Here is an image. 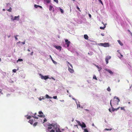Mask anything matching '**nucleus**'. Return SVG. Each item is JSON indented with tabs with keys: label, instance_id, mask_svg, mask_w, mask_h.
I'll list each match as a JSON object with an SVG mask.
<instances>
[{
	"label": "nucleus",
	"instance_id": "obj_1",
	"mask_svg": "<svg viewBox=\"0 0 132 132\" xmlns=\"http://www.w3.org/2000/svg\"><path fill=\"white\" fill-rule=\"evenodd\" d=\"M47 125L48 126V129H51L53 128L55 129L56 132H61L59 128V126L57 125L56 123L50 124L48 123Z\"/></svg>",
	"mask_w": 132,
	"mask_h": 132
},
{
	"label": "nucleus",
	"instance_id": "obj_2",
	"mask_svg": "<svg viewBox=\"0 0 132 132\" xmlns=\"http://www.w3.org/2000/svg\"><path fill=\"white\" fill-rule=\"evenodd\" d=\"M30 115L31 116H32V115H33V114L31 112L30 113ZM27 118L28 119H29V121H28L32 125L33 123L34 122V121L35 120L34 119V120L31 119V117H32V116H30V115L28 116V115H26L25 116V117H27Z\"/></svg>",
	"mask_w": 132,
	"mask_h": 132
},
{
	"label": "nucleus",
	"instance_id": "obj_3",
	"mask_svg": "<svg viewBox=\"0 0 132 132\" xmlns=\"http://www.w3.org/2000/svg\"><path fill=\"white\" fill-rule=\"evenodd\" d=\"M76 121L78 124L82 128H85L86 127V125L84 122H82V123H81L79 121L77 120H76Z\"/></svg>",
	"mask_w": 132,
	"mask_h": 132
},
{
	"label": "nucleus",
	"instance_id": "obj_4",
	"mask_svg": "<svg viewBox=\"0 0 132 132\" xmlns=\"http://www.w3.org/2000/svg\"><path fill=\"white\" fill-rule=\"evenodd\" d=\"M98 45L100 46H103L104 47H108L109 46V44L108 43H99L98 44Z\"/></svg>",
	"mask_w": 132,
	"mask_h": 132
},
{
	"label": "nucleus",
	"instance_id": "obj_5",
	"mask_svg": "<svg viewBox=\"0 0 132 132\" xmlns=\"http://www.w3.org/2000/svg\"><path fill=\"white\" fill-rule=\"evenodd\" d=\"M41 79H44L46 80V79H51L50 78H49L48 76H44L40 74L39 75Z\"/></svg>",
	"mask_w": 132,
	"mask_h": 132
},
{
	"label": "nucleus",
	"instance_id": "obj_6",
	"mask_svg": "<svg viewBox=\"0 0 132 132\" xmlns=\"http://www.w3.org/2000/svg\"><path fill=\"white\" fill-rule=\"evenodd\" d=\"M111 56H107L105 58V60L106 64H108L109 63V60L111 58Z\"/></svg>",
	"mask_w": 132,
	"mask_h": 132
},
{
	"label": "nucleus",
	"instance_id": "obj_7",
	"mask_svg": "<svg viewBox=\"0 0 132 132\" xmlns=\"http://www.w3.org/2000/svg\"><path fill=\"white\" fill-rule=\"evenodd\" d=\"M38 113L40 115H38V116H39L40 117H43L44 118L45 117V116L44 115L42 111H39L38 112Z\"/></svg>",
	"mask_w": 132,
	"mask_h": 132
},
{
	"label": "nucleus",
	"instance_id": "obj_8",
	"mask_svg": "<svg viewBox=\"0 0 132 132\" xmlns=\"http://www.w3.org/2000/svg\"><path fill=\"white\" fill-rule=\"evenodd\" d=\"M104 70L110 73L111 75H113V72L111 70L109 69H108L106 68L104 69Z\"/></svg>",
	"mask_w": 132,
	"mask_h": 132
},
{
	"label": "nucleus",
	"instance_id": "obj_9",
	"mask_svg": "<svg viewBox=\"0 0 132 132\" xmlns=\"http://www.w3.org/2000/svg\"><path fill=\"white\" fill-rule=\"evenodd\" d=\"M49 10L50 11H52L54 12V9L53 6L51 5L49 6Z\"/></svg>",
	"mask_w": 132,
	"mask_h": 132
},
{
	"label": "nucleus",
	"instance_id": "obj_10",
	"mask_svg": "<svg viewBox=\"0 0 132 132\" xmlns=\"http://www.w3.org/2000/svg\"><path fill=\"white\" fill-rule=\"evenodd\" d=\"M65 42L66 43V44L67 45V47H68L70 44V41H68V40L67 39L65 40Z\"/></svg>",
	"mask_w": 132,
	"mask_h": 132
},
{
	"label": "nucleus",
	"instance_id": "obj_11",
	"mask_svg": "<svg viewBox=\"0 0 132 132\" xmlns=\"http://www.w3.org/2000/svg\"><path fill=\"white\" fill-rule=\"evenodd\" d=\"M20 17L19 15H18L17 16H15L13 20H14V21L15 20L19 21V20Z\"/></svg>",
	"mask_w": 132,
	"mask_h": 132
},
{
	"label": "nucleus",
	"instance_id": "obj_12",
	"mask_svg": "<svg viewBox=\"0 0 132 132\" xmlns=\"http://www.w3.org/2000/svg\"><path fill=\"white\" fill-rule=\"evenodd\" d=\"M116 98V99L117 100V105H118L119 104V102L120 101V99H119L118 97L115 96L114 97V98L115 99Z\"/></svg>",
	"mask_w": 132,
	"mask_h": 132
},
{
	"label": "nucleus",
	"instance_id": "obj_13",
	"mask_svg": "<svg viewBox=\"0 0 132 132\" xmlns=\"http://www.w3.org/2000/svg\"><path fill=\"white\" fill-rule=\"evenodd\" d=\"M54 47L58 50H61V47L60 46L55 45Z\"/></svg>",
	"mask_w": 132,
	"mask_h": 132
},
{
	"label": "nucleus",
	"instance_id": "obj_14",
	"mask_svg": "<svg viewBox=\"0 0 132 132\" xmlns=\"http://www.w3.org/2000/svg\"><path fill=\"white\" fill-rule=\"evenodd\" d=\"M72 69V68H71L69 67L68 68V70L71 73H73L74 72V71Z\"/></svg>",
	"mask_w": 132,
	"mask_h": 132
},
{
	"label": "nucleus",
	"instance_id": "obj_15",
	"mask_svg": "<svg viewBox=\"0 0 132 132\" xmlns=\"http://www.w3.org/2000/svg\"><path fill=\"white\" fill-rule=\"evenodd\" d=\"M95 65L98 69V71H100L102 69V68L101 67H100L97 65H96V64H94Z\"/></svg>",
	"mask_w": 132,
	"mask_h": 132
},
{
	"label": "nucleus",
	"instance_id": "obj_16",
	"mask_svg": "<svg viewBox=\"0 0 132 132\" xmlns=\"http://www.w3.org/2000/svg\"><path fill=\"white\" fill-rule=\"evenodd\" d=\"M120 107H119L117 109H114L113 107H112V110L113 111H117L118 110L119 108H120Z\"/></svg>",
	"mask_w": 132,
	"mask_h": 132
},
{
	"label": "nucleus",
	"instance_id": "obj_17",
	"mask_svg": "<svg viewBox=\"0 0 132 132\" xmlns=\"http://www.w3.org/2000/svg\"><path fill=\"white\" fill-rule=\"evenodd\" d=\"M34 7L35 8H37L38 7H40V8H42V6H40V5H36V4H35L34 5Z\"/></svg>",
	"mask_w": 132,
	"mask_h": 132
},
{
	"label": "nucleus",
	"instance_id": "obj_18",
	"mask_svg": "<svg viewBox=\"0 0 132 132\" xmlns=\"http://www.w3.org/2000/svg\"><path fill=\"white\" fill-rule=\"evenodd\" d=\"M45 97H46L47 98H49V99H51L52 98V97H51L50 96L46 94L45 95Z\"/></svg>",
	"mask_w": 132,
	"mask_h": 132
},
{
	"label": "nucleus",
	"instance_id": "obj_19",
	"mask_svg": "<svg viewBox=\"0 0 132 132\" xmlns=\"http://www.w3.org/2000/svg\"><path fill=\"white\" fill-rule=\"evenodd\" d=\"M120 55H119L118 54H117L118 56L121 59V58H122L123 57V55L121 54L120 52H119Z\"/></svg>",
	"mask_w": 132,
	"mask_h": 132
},
{
	"label": "nucleus",
	"instance_id": "obj_20",
	"mask_svg": "<svg viewBox=\"0 0 132 132\" xmlns=\"http://www.w3.org/2000/svg\"><path fill=\"white\" fill-rule=\"evenodd\" d=\"M119 44L121 46H122L123 45V44L121 42V41L120 40H117Z\"/></svg>",
	"mask_w": 132,
	"mask_h": 132
},
{
	"label": "nucleus",
	"instance_id": "obj_21",
	"mask_svg": "<svg viewBox=\"0 0 132 132\" xmlns=\"http://www.w3.org/2000/svg\"><path fill=\"white\" fill-rule=\"evenodd\" d=\"M84 38L86 39H88V36L87 35H84Z\"/></svg>",
	"mask_w": 132,
	"mask_h": 132
},
{
	"label": "nucleus",
	"instance_id": "obj_22",
	"mask_svg": "<svg viewBox=\"0 0 132 132\" xmlns=\"http://www.w3.org/2000/svg\"><path fill=\"white\" fill-rule=\"evenodd\" d=\"M44 1L47 4L51 2V0H44Z\"/></svg>",
	"mask_w": 132,
	"mask_h": 132
},
{
	"label": "nucleus",
	"instance_id": "obj_23",
	"mask_svg": "<svg viewBox=\"0 0 132 132\" xmlns=\"http://www.w3.org/2000/svg\"><path fill=\"white\" fill-rule=\"evenodd\" d=\"M57 8L58 9H60V11L61 13H63V12H64L63 10L62 9H61L60 7H59Z\"/></svg>",
	"mask_w": 132,
	"mask_h": 132
},
{
	"label": "nucleus",
	"instance_id": "obj_24",
	"mask_svg": "<svg viewBox=\"0 0 132 132\" xmlns=\"http://www.w3.org/2000/svg\"><path fill=\"white\" fill-rule=\"evenodd\" d=\"M20 43H21L23 45H24L25 44V41H24V42H21L20 41H19V42H18L16 43V44Z\"/></svg>",
	"mask_w": 132,
	"mask_h": 132
},
{
	"label": "nucleus",
	"instance_id": "obj_25",
	"mask_svg": "<svg viewBox=\"0 0 132 132\" xmlns=\"http://www.w3.org/2000/svg\"><path fill=\"white\" fill-rule=\"evenodd\" d=\"M42 97L41 98V97H39L38 98V99L39 101H41L42 100H44V98L42 96Z\"/></svg>",
	"mask_w": 132,
	"mask_h": 132
},
{
	"label": "nucleus",
	"instance_id": "obj_26",
	"mask_svg": "<svg viewBox=\"0 0 132 132\" xmlns=\"http://www.w3.org/2000/svg\"><path fill=\"white\" fill-rule=\"evenodd\" d=\"M76 103L77 104V108H78V106H79V108H82V107L80 106V104H78L77 103V101H76Z\"/></svg>",
	"mask_w": 132,
	"mask_h": 132
},
{
	"label": "nucleus",
	"instance_id": "obj_27",
	"mask_svg": "<svg viewBox=\"0 0 132 132\" xmlns=\"http://www.w3.org/2000/svg\"><path fill=\"white\" fill-rule=\"evenodd\" d=\"M93 79H95L96 80H97V78L96 77V76L95 75H94L93 76Z\"/></svg>",
	"mask_w": 132,
	"mask_h": 132
},
{
	"label": "nucleus",
	"instance_id": "obj_28",
	"mask_svg": "<svg viewBox=\"0 0 132 132\" xmlns=\"http://www.w3.org/2000/svg\"><path fill=\"white\" fill-rule=\"evenodd\" d=\"M12 9L11 8V7H10L9 9H7V10L9 12H11L12 11Z\"/></svg>",
	"mask_w": 132,
	"mask_h": 132
},
{
	"label": "nucleus",
	"instance_id": "obj_29",
	"mask_svg": "<svg viewBox=\"0 0 132 132\" xmlns=\"http://www.w3.org/2000/svg\"><path fill=\"white\" fill-rule=\"evenodd\" d=\"M10 17H11V20L12 21H14V20H13L14 19V18H13V15H11V16H10Z\"/></svg>",
	"mask_w": 132,
	"mask_h": 132
},
{
	"label": "nucleus",
	"instance_id": "obj_30",
	"mask_svg": "<svg viewBox=\"0 0 132 132\" xmlns=\"http://www.w3.org/2000/svg\"><path fill=\"white\" fill-rule=\"evenodd\" d=\"M107 90L109 92H110L111 91V89L109 87L107 89Z\"/></svg>",
	"mask_w": 132,
	"mask_h": 132
},
{
	"label": "nucleus",
	"instance_id": "obj_31",
	"mask_svg": "<svg viewBox=\"0 0 132 132\" xmlns=\"http://www.w3.org/2000/svg\"><path fill=\"white\" fill-rule=\"evenodd\" d=\"M18 36H19L18 35H16V36H14V37H15L16 40H17L18 39V38L17 37H18Z\"/></svg>",
	"mask_w": 132,
	"mask_h": 132
},
{
	"label": "nucleus",
	"instance_id": "obj_32",
	"mask_svg": "<svg viewBox=\"0 0 132 132\" xmlns=\"http://www.w3.org/2000/svg\"><path fill=\"white\" fill-rule=\"evenodd\" d=\"M67 62V63L69 65H70V66L72 68H73V67H72V64H70L69 62Z\"/></svg>",
	"mask_w": 132,
	"mask_h": 132
},
{
	"label": "nucleus",
	"instance_id": "obj_33",
	"mask_svg": "<svg viewBox=\"0 0 132 132\" xmlns=\"http://www.w3.org/2000/svg\"><path fill=\"white\" fill-rule=\"evenodd\" d=\"M23 61V60L22 59H19L17 61V62H18V61Z\"/></svg>",
	"mask_w": 132,
	"mask_h": 132
},
{
	"label": "nucleus",
	"instance_id": "obj_34",
	"mask_svg": "<svg viewBox=\"0 0 132 132\" xmlns=\"http://www.w3.org/2000/svg\"><path fill=\"white\" fill-rule=\"evenodd\" d=\"M105 25H104V27H100V28L101 29H104V28H105Z\"/></svg>",
	"mask_w": 132,
	"mask_h": 132
},
{
	"label": "nucleus",
	"instance_id": "obj_35",
	"mask_svg": "<svg viewBox=\"0 0 132 132\" xmlns=\"http://www.w3.org/2000/svg\"><path fill=\"white\" fill-rule=\"evenodd\" d=\"M84 131L85 132H88V131L87 129H84Z\"/></svg>",
	"mask_w": 132,
	"mask_h": 132
},
{
	"label": "nucleus",
	"instance_id": "obj_36",
	"mask_svg": "<svg viewBox=\"0 0 132 132\" xmlns=\"http://www.w3.org/2000/svg\"><path fill=\"white\" fill-rule=\"evenodd\" d=\"M53 61V63L54 64H57V63L55 61H54L53 60H52Z\"/></svg>",
	"mask_w": 132,
	"mask_h": 132
},
{
	"label": "nucleus",
	"instance_id": "obj_37",
	"mask_svg": "<svg viewBox=\"0 0 132 132\" xmlns=\"http://www.w3.org/2000/svg\"><path fill=\"white\" fill-rule=\"evenodd\" d=\"M112 129L111 128V129H107V128H105L104 129V130H111Z\"/></svg>",
	"mask_w": 132,
	"mask_h": 132
},
{
	"label": "nucleus",
	"instance_id": "obj_38",
	"mask_svg": "<svg viewBox=\"0 0 132 132\" xmlns=\"http://www.w3.org/2000/svg\"><path fill=\"white\" fill-rule=\"evenodd\" d=\"M37 122H36L35 123L33 124L34 126H36L37 125Z\"/></svg>",
	"mask_w": 132,
	"mask_h": 132
},
{
	"label": "nucleus",
	"instance_id": "obj_39",
	"mask_svg": "<svg viewBox=\"0 0 132 132\" xmlns=\"http://www.w3.org/2000/svg\"><path fill=\"white\" fill-rule=\"evenodd\" d=\"M32 116V117H33L34 118V119H38V117H34Z\"/></svg>",
	"mask_w": 132,
	"mask_h": 132
},
{
	"label": "nucleus",
	"instance_id": "obj_40",
	"mask_svg": "<svg viewBox=\"0 0 132 132\" xmlns=\"http://www.w3.org/2000/svg\"><path fill=\"white\" fill-rule=\"evenodd\" d=\"M16 71V69H14L12 70V71L14 72H15Z\"/></svg>",
	"mask_w": 132,
	"mask_h": 132
},
{
	"label": "nucleus",
	"instance_id": "obj_41",
	"mask_svg": "<svg viewBox=\"0 0 132 132\" xmlns=\"http://www.w3.org/2000/svg\"><path fill=\"white\" fill-rule=\"evenodd\" d=\"M98 1L102 5H103V2L101 0H98Z\"/></svg>",
	"mask_w": 132,
	"mask_h": 132
},
{
	"label": "nucleus",
	"instance_id": "obj_42",
	"mask_svg": "<svg viewBox=\"0 0 132 132\" xmlns=\"http://www.w3.org/2000/svg\"><path fill=\"white\" fill-rule=\"evenodd\" d=\"M0 96L1 95V94H3V93H2V90H1V89L0 88Z\"/></svg>",
	"mask_w": 132,
	"mask_h": 132
},
{
	"label": "nucleus",
	"instance_id": "obj_43",
	"mask_svg": "<svg viewBox=\"0 0 132 132\" xmlns=\"http://www.w3.org/2000/svg\"><path fill=\"white\" fill-rule=\"evenodd\" d=\"M47 121V119L45 118L44 119V122L43 123H44V122H46Z\"/></svg>",
	"mask_w": 132,
	"mask_h": 132
},
{
	"label": "nucleus",
	"instance_id": "obj_44",
	"mask_svg": "<svg viewBox=\"0 0 132 132\" xmlns=\"http://www.w3.org/2000/svg\"><path fill=\"white\" fill-rule=\"evenodd\" d=\"M53 98L54 99H57V97L56 96H54L53 97Z\"/></svg>",
	"mask_w": 132,
	"mask_h": 132
},
{
	"label": "nucleus",
	"instance_id": "obj_45",
	"mask_svg": "<svg viewBox=\"0 0 132 132\" xmlns=\"http://www.w3.org/2000/svg\"><path fill=\"white\" fill-rule=\"evenodd\" d=\"M50 132H55V130L52 129L50 131Z\"/></svg>",
	"mask_w": 132,
	"mask_h": 132
},
{
	"label": "nucleus",
	"instance_id": "obj_46",
	"mask_svg": "<svg viewBox=\"0 0 132 132\" xmlns=\"http://www.w3.org/2000/svg\"><path fill=\"white\" fill-rule=\"evenodd\" d=\"M121 108V110H125V109L124 108V107H121L120 108Z\"/></svg>",
	"mask_w": 132,
	"mask_h": 132
},
{
	"label": "nucleus",
	"instance_id": "obj_47",
	"mask_svg": "<svg viewBox=\"0 0 132 132\" xmlns=\"http://www.w3.org/2000/svg\"><path fill=\"white\" fill-rule=\"evenodd\" d=\"M54 1L56 3H57L58 2V0H54Z\"/></svg>",
	"mask_w": 132,
	"mask_h": 132
},
{
	"label": "nucleus",
	"instance_id": "obj_48",
	"mask_svg": "<svg viewBox=\"0 0 132 132\" xmlns=\"http://www.w3.org/2000/svg\"><path fill=\"white\" fill-rule=\"evenodd\" d=\"M77 9L79 11H81L80 10V8L78 7H77Z\"/></svg>",
	"mask_w": 132,
	"mask_h": 132
},
{
	"label": "nucleus",
	"instance_id": "obj_49",
	"mask_svg": "<svg viewBox=\"0 0 132 132\" xmlns=\"http://www.w3.org/2000/svg\"><path fill=\"white\" fill-rule=\"evenodd\" d=\"M112 101H113V100H111L110 101V104L111 105V108H112V107H113L112 106V105L111 104V102Z\"/></svg>",
	"mask_w": 132,
	"mask_h": 132
},
{
	"label": "nucleus",
	"instance_id": "obj_50",
	"mask_svg": "<svg viewBox=\"0 0 132 132\" xmlns=\"http://www.w3.org/2000/svg\"><path fill=\"white\" fill-rule=\"evenodd\" d=\"M33 52H32L30 54V55H33Z\"/></svg>",
	"mask_w": 132,
	"mask_h": 132
},
{
	"label": "nucleus",
	"instance_id": "obj_51",
	"mask_svg": "<svg viewBox=\"0 0 132 132\" xmlns=\"http://www.w3.org/2000/svg\"><path fill=\"white\" fill-rule=\"evenodd\" d=\"M92 126H93L95 128H96V127L95 126V125H94V124L93 123L92 124Z\"/></svg>",
	"mask_w": 132,
	"mask_h": 132
},
{
	"label": "nucleus",
	"instance_id": "obj_52",
	"mask_svg": "<svg viewBox=\"0 0 132 132\" xmlns=\"http://www.w3.org/2000/svg\"><path fill=\"white\" fill-rule=\"evenodd\" d=\"M10 95L9 94H7L6 95V96L7 97H8V96H9Z\"/></svg>",
	"mask_w": 132,
	"mask_h": 132
},
{
	"label": "nucleus",
	"instance_id": "obj_53",
	"mask_svg": "<svg viewBox=\"0 0 132 132\" xmlns=\"http://www.w3.org/2000/svg\"><path fill=\"white\" fill-rule=\"evenodd\" d=\"M10 4L9 3H7L6 4L7 6H8Z\"/></svg>",
	"mask_w": 132,
	"mask_h": 132
},
{
	"label": "nucleus",
	"instance_id": "obj_54",
	"mask_svg": "<svg viewBox=\"0 0 132 132\" xmlns=\"http://www.w3.org/2000/svg\"><path fill=\"white\" fill-rule=\"evenodd\" d=\"M50 57L51 58V60H53V58H52V57H51V55H50Z\"/></svg>",
	"mask_w": 132,
	"mask_h": 132
},
{
	"label": "nucleus",
	"instance_id": "obj_55",
	"mask_svg": "<svg viewBox=\"0 0 132 132\" xmlns=\"http://www.w3.org/2000/svg\"><path fill=\"white\" fill-rule=\"evenodd\" d=\"M72 99L73 100H75L76 102V99H75V98H74L72 97Z\"/></svg>",
	"mask_w": 132,
	"mask_h": 132
},
{
	"label": "nucleus",
	"instance_id": "obj_56",
	"mask_svg": "<svg viewBox=\"0 0 132 132\" xmlns=\"http://www.w3.org/2000/svg\"><path fill=\"white\" fill-rule=\"evenodd\" d=\"M89 16L90 18L91 17V15L90 14H89Z\"/></svg>",
	"mask_w": 132,
	"mask_h": 132
},
{
	"label": "nucleus",
	"instance_id": "obj_57",
	"mask_svg": "<svg viewBox=\"0 0 132 132\" xmlns=\"http://www.w3.org/2000/svg\"><path fill=\"white\" fill-rule=\"evenodd\" d=\"M51 79L52 78V79L54 80H55V79L53 77H51V78H50Z\"/></svg>",
	"mask_w": 132,
	"mask_h": 132
},
{
	"label": "nucleus",
	"instance_id": "obj_58",
	"mask_svg": "<svg viewBox=\"0 0 132 132\" xmlns=\"http://www.w3.org/2000/svg\"><path fill=\"white\" fill-rule=\"evenodd\" d=\"M101 35L102 36H104V34L103 33H102L101 34Z\"/></svg>",
	"mask_w": 132,
	"mask_h": 132
},
{
	"label": "nucleus",
	"instance_id": "obj_59",
	"mask_svg": "<svg viewBox=\"0 0 132 132\" xmlns=\"http://www.w3.org/2000/svg\"><path fill=\"white\" fill-rule=\"evenodd\" d=\"M60 101L61 102H64V100H60Z\"/></svg>",
	"mask_w": 132,
	"mask_h": 132
},
{
	"label": "nucleus",
	"instance_id": "obj_60",
	"mask_svg": "<svg viewBox=\"0 0 132 132\" xmlns=\"http://www.w3.org/2000/svg\"><path fill=\"white\" fill-rule=\"evenodd\" d=\"M109 110L110 112H111V110L110 108L109 109Z\"/></svg>",
	"mask_w": 132,
	"mask_h": 132
},
{
	"label": "nucleus",
	"instance_id": "obj_61",
	"mask_svg": "<svg viewBox=\"0 0 132 132\" xmlns=\"http://www.w3.org/2000/svg\"><path fill=\"white\" fill-rule=\"evenodd\" d=\"M37 114V113H35L34 114H33V115H34V116L36 115Z\"/></svg>",
	"mask_w": 132,
	"mask_h": 132
},
{
	"label": "nucleus",
	"instance_id": "obj_62",
	"mask_svg": "<svg viewBox=\"0 0 132 132\" xmlns=\"http://www.w3.org/2000/svg\"><path fill=\"white\" fill-rule=\"evenodd\" d=\"M28 51L29 52H30V50L29 49H28Z\"/></svg>",
	"mask_w": 132,
	"mask_h": 132
},
{
	"label": "nucleus",
	"instance_id": "obj_63",
	"mask_svg": "<svg viewBox=\"0 0 132 132\" xmlns=\"http://www.w3.org/2000/svg\"><path fill=\"white\" fill-rule=\"evenodd\" d=\"M3 10L4 11H5V9H3Z\"/></svg>",
	"mask_w": 132,
	"mask_h": 132
},
{
	"label": "nucleus",
	"instance_id": "obj_64",
	"mask_svg": "<svg viewBox=\"0 0 132 132\" xmlns=\"http://www.w3.org/2000/svg\"><path fill=\"white\" fill-rule=\"evenodd\" d=\"M67 92L68 93H69V92L68 90H67Z\"/></svg>",
	"mask_w": 132,
	"mask_h": 132
}]
</instances>
